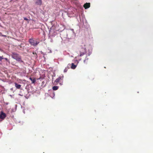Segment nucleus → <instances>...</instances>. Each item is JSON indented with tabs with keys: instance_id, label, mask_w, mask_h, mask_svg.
Segmentation results:
<instances>
[{
	"instance_id": "0eeeda50",
	"label": "nucleus",
	"mask_w": 153,
	"mask_h": 153,
	"mask_svg": "<svg viewBox=\"0 0 153 153\" xmlns=\"http://www.w3.org/2000/svg\"><path fill=\"white\" fill-rule=\"evenodd\" d=\"M15 86L16 88L18 89H19L21 87V85H20L16 83H15Z\"/></svg>"
},
{
	"instance_id": "ddd939ff",
	"label": "nucleus",
	"mask_w": 153,
	"mask_h": 153,
	"mask_svg": "<svg viewBox=\"0 0 153 153\" xmlns=\"http://www.w3.org/2000/svg\"><path fill=\"white\" fill-rule=\"evenodd\" d=\"M42 3V0H39V4L41 5Z\"/></svg>"
},
{
	"instance_id": "f8f14e48",
	"label": "nucleus",
	"mask_w": 153,
	"mask_h": 153,
	"mask_svg": "<svg viewBox=\"0 0 153 153\" xmlns=\"http://www.w3.org/2000/svg\"><path fill=\"white\" fill-rule=\"evenodd\" d=\"M4 58L3 57V56H0V61H1L2 59H3Z\"/></svg>"
},
{
	"instance_id": "412c9836",
	"label": "nucleus",
	"mask_w": 153,
	"mask_h": 153,
	"mask_svg": "<svg viewBox=\"0 0 153 153\" xmlns=\"http://www.w3.org/2000/svg\"><path fill=\"white\" fill-rule=\"evenodd\" d=\"M0 50H1V49H0Z\"/></svg>"
},
{
	"instance_id": "6ab92c4d",
	"label": "nucleus",
	"mask_w": 153,
	"mask_h": 153,
	"mask_svg": "<svg viewBox=\"0 0 153 153\" xmlns=\"http://www.w3.org/2000/svg\"><path fill=\"white\" fill-rule=\"evenodd\" d=\"M30 79H31V80H32V79H31V78H30Z\"/></svg>"
},
{
	"instance_id": "4468645a",
	"label": "nucleus",
	"mask_w": 153,
	"mask_h": 153,
	"mask_svg": "<svg viewBox=\"0 0 153 153\" xmlns=\"http://www.w3.org/2000/svg\"><path fill=\"white\" fill-rule=\"evenodd\" d=\"M24 19L25 20H28V19H27V18H24Z\"/></svg>"
},
{
	"instance_id": "9d476101",
	"label": "nucleus",
	"mask_w": 153,
	"mask_h": 153,
	"mask_svg": "<svg viewBox=\"0 0 153 153\" xmlns=\"http://www.w3.org/2000/svg\"><path fill=\"white\" fill-rule=\"evenodd\" d=\"M88 58L86 56L85 58V59L84 60V62L85 63H86V64L88 62Z\"/></svg>"
},
{
	"instance_id": "39448f33",
	"label": "nucleus",
	"mask_w": 153,
	"mask_h": 153,
	"mask_svg": "<svg viewBox=\"0 0 153 153\" xmlns=\"http://www.w3.org/2000/svg\"><path fill=\"white\" fill-rule=\"evenodd\" d=\"M90 6V3H86L83 5V7L85 9H87L89 8Z\"/></svg>"
},
{
	"instance_id": "f03ea898",
	"label": "nucleus",
	"mask_w": 153,
	"mask_h": 153,
	"mask_svg": "<svg viewBox=\"0 0 153 153\" xmlns=\"http://www.w3.org/2000/svg\"><path fill=\"white\" fill-rule=\"evenodd\" d=\"M12 56L13 58L16 59L17 61L19 62H22L20 56L16 53H13Z\"/></svg>"
},
{
	"instance_id": "20e7f679",
	"label": "nucleus",
	"mask_w": 153,
	"mask_h": 153,
	"mask_svg": "<svg viewBox=\"0 0 153 153\" xmlns=\"http://www.w3.org/2000/svg\"><path fill=\"white\" fill-rule=\"evenodd\" d=\"M29 42L31 45L34 46H36L38 44V42L37 41H36L32 39H30Z\"/></svg>"
},
{
	"instance_id": "423d86ee",
	"label": "nucleus",
	"mask_w": 153,
	"mask_h": 153,
	"mask_svg": "<svg viewBox=\"0 0 153 153\" xmlns=\"http://www.w3.org/2000/svg\"><path fill=\"white\" fill-rule=\"evenodd\" d=\"M6 117V114L3 112H1V114H0V118L1 119H3Z\"/></svg>"
},
{
	"instance_id": "6e6552de",
	"label": "nucleus",
	"mask_w": 153,
	"mask_h": 153,
	"mask_svg": "<svg viewBox=\"0 0 153 153\" xmlns=\"http://www.w3.org/2000/svg\"><path fill=\"white\" fill-rule=\"evenodd\" d=\"M76 67V65H74L73 63H71V68L72 69H75Z\"/></svg>"
},
{
	"instance_id": "9b49d317",
	"label": "nucleus",
	"mask_w": 153,
	"mask_h": 153,
	"mask_svg": "<svg viewBox=\"0 0 153 153\" xmlns=\"http://www.w3.org/2000/svg\"><path fill=\"white\" fill-rule=\"evenodd\" d=\"M68 68H66L64 70V72H66L68 71Z\"/></svg>"
},
{
	"instance_id": "1a4fd4ad",
	"label": "nucleus",
	"mask_w": 153,
	"mask_h": 153,
	"mask_svg": "<svg viewBox=\"0 0 153 153\" xmlns=\"http://www.w3.org/2000/svg\"><path fill=\"white\" fill-rule=\"evenodd\" d=\"M58 87L57 86H54L53 87L52 89L53 90L55 91L58 89Z\"/></svg>"
},
{
	"instance_id": "aec40b11",
	"label": "nucleus",
	"mask_w": 153,
	"mask_h": 153,
	"mask_svg": "<svg viewBox=\"0 0 153 153\" xmlns=\"http://www.w3.org/2000/svg\"><path fill=\"white\" fill-rule=\"evenodd\" d=\"M40 78H39V79H40Z\"/></svg>"
},
{
	"instance_id": "a211bd4d",
	"label": "nucleus",
	"mask_w": 153,
	"mask_h": 153,
	"mask_svg": "<svg viewBox=\"0 0 153 153\" xmlns=\"http://www.w3.org/2000/svg\"><path fill=\"white\" fill-rule=\"evenodd\" d=\"M19 95H21V96H22V95H21V94H19Z\"/></svg>"
},
{
	"instance_id": "f3484780",
	"label": "nucleus",
	"mask_w": 153,
	"mask_h": 153,
	"mask_svg": "<svg viewBox=\"0 0 153 153\" xmlns=\"http://www.w3.org/2000/svg\"><path fill=\"white\" fill-rule=\"evenodd\" d=\"M32 82H33V83H34V81H33Z\"/></svg>"
},
{
	"instance_id": "2eb2a0df",
	"label": "nucleus",
	"mask_w": 153,
	"mask_h": 153,
	"mask_svg": "<svg viewBox=\"0 0 153 153\" xmlns=\"http://www.w3.org/2000/svg\"><path fill=\"white\" fill-rule=\"evenodd\" d=\"M42 85H43L44 84V83H45V82H44V81H42Z\"/></svg>"
},
{
	"instance_id": "f257e3e1",
	"label": "nucleus",
	"mask_w": 153,
	"mask_h": 153,
	"mask_svg": "<svg viewBox=\"0 0 153 153\" xmlns=\"http://www.w3.org/2000/svg\"><path fill=\"white\" fill-rule=\"evenodd\" d=\"M82 46V45H81ZM79 50L80 53V56H82L84 55L86 52V48L85 45H84V46L82 47L81 46L79 48Z\"/></svg>"
},
{
	"instance_id": "7ed1b4c3",
	"label": "nucleus",
	"mask_w": 153,
	"mask_h": 153,
	"mask_svg": "<svg viewBox=\"0 0 153 153\" xmlns=\"http://www.w3.org/2000/svg\"><path fill=\"white\" fill-rule=\"evenodd\" d=\"M63 78L64 76L63 75L59 76V77L58 78L56 79L54 81V83H55V84H57V83L61 81L62 80H63Z\"/></svg>"
},
{
	"instance_id": "dca6fc26",
	"label": "nucleus",
	"mask_w": 153,
	"mask_h": 153,
	"mask_svg": "<svg viewBox=\"0 0 153 153\" xmlns=\"http://www.w3.org/2000/svg\"><path fill=\"white\" fill-rule=\"evenodd\" d=\"M4 59L6 61H7L8 60V59L7 58H4Z\"/></svg>"
}]
</instances>
